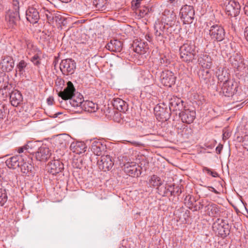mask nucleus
Returning <instances> with one entry per match:
<instances>
[{
  "instance_id": "nucleus-28",
  "label": "nucleus",
  "mask_w": 248,
  "mask_h": 248,
  "mask_svg": "<svg viewBox=\"0 0 248 248\" xmlns=\"http://www.w3.org/2000/svg\"><path fill=\"white\" fill-rule=\"evenodd\" d=\"M113 106L119 111L124 112L128 109V106L126 103L120 98H115L113 100Z\"/></svg>"
},
{
  "instance_id": "nucleus-40",
  "label": "nucleus",
  "mask_w": 248,
  "mask_h": 248,
  "mask_svg": "<svg viewBox=\"0 0 248 248\" xmlns=\"http://www.w3.org/2000/svg\"><path fill=\"white\" fill-rule=\"evenodd\" d=\"M8 199L7 194L5 189L0 188V206H2Z\"/></svg>"
},
{
  "instance_id": "nucleus-58",
  "label": "nucleus",
  "mask_w": 248,
  "mask_h": 248,
  "mask_svg": "<svg viewBox=\"0 0 248 248\" xmlns=\"http://www.w3.org/2000/svg\"><path fill=\"white\" fill-rule=\"evenodd\" d=\"M175 0H170L171 3H172Z\"/></svg>"
},
{
  "instance_id": "nucleus-24",
  "label": "nucleus",
  "mask_w": 248,
  "mask_h": 248,
  "mask_svg": "<svg viewBox=\"0 0 248 248\" xmlns=\"http://www.w3.org/2000/svg\"><path fill=\"white\" fill-rule=\"evenodd\" d=\"M109 50L113 52H120L123 48V43L118 40H112L106 46Z\"/></svg>"
},
{
  "instance_id": "nucleus-11",
  "label": "nucleus",
  "mask_w": 248,
  "mask_h": 248,
  "mask_svg": "<svg viewBox=\"0 0 248 248\" xmlns=\"http://www.w3.org/2000/svg\"><path fill=\"white\" fill-rule=\"evenodd\" d=\"M14 60L12 56L6 55L2 57L0 66L3 72L11 71L14 67Z\"/></svg>"
},
{
  "instance_id": "nucleus-42",
  "label": "nucleus",
  "mask_w": 248,
  "mask_h": 248,
  "mask_svg": "<svg viewBox=\"0 0 248 248\" xmlns=\"http://www.w3.org/2000/svg\"><path fill=\"white\" fill-rule=\"evenodd\" d=\"M243 146L244 147L248 150V135H245L242 137Z\"/></svg>"
},
{
  "instance_id": "nucleus-51",
  "label": "nucleus",
  "mask_w": 248,
  "mask_h": 248,
  "mask_svg": "<svg viewBox=\"0 0 248 248\" xmlns=\"http://www.w3.org/2000/svg\"><path fill=\"white\" fill-rule=\"evenodd\" d=\"M167 60L165 59H164V58H161L160 60V63L161 64H164V66H166L167 64H166V63H165V61H166Z\"/></svg>"
},
{
  "instance_id": "nucleus-18",
  "label": "nucleus",
  "mask_w": 248,
  "mask_h": 248,
  "mask_svg": "<svg viewBox=\"0 0 248 248\" xmlns=\"http://www.w3.org/2000/svg\"><path fill=\"white\" fill-rule=\"evenodd\" d=\"M26 15L27 20L32 24L37 23L40 17L38 11L34 7H29L26 11Z\"/></svg>"
},
{
  "instance_id": "nucleus-30",
  "label": "nucleus",
  "mask_w": 248,
  "mask_h": 248,
  "mask_svg": "<svg viewBox=\"0 0 248 248\" xmlns=\"http://www.w3.org/2000/svg\"><path fill=\"white\" fill-rule=\"evenodd\" d=\"M105 146L100 141H94L91 146V150L96 155H100Z\"/></svg>"
},
{
  "instance_id": "nucleus-55",
  "label": "nucleus",
  "mask_w": 248,
  "mask_h": 248,
  "mask_svg": "<svg viewBox=\"0 0 248 248\" xmlns=\"http://www.w3.org/2000/svg\"><path fill=\"white\" fill-rule=\"evenodd\" d=\"M3 80V78L2 76L0 75V83Z\"/></svg>"
},
{
  "instance_id": "nucleus-6",
  "label": "nucleus",
  "mask_w": 248,
  "mask_h": 248,
  "mask_svg": "<svg viewBox=\"0 0 248 248\" xmlns=\"http://www.w3.org/2000/svg\"><path fill=\"white\" fill-rule=\"evenodd\" d=\"M224 10L228 16L236 17L240 13V5L234 0H229L225 4Z\"/></svg>"
},
{
  "instance_id": "nucleus-19",
  "label": "nucleus",
  "mask_w": 248,
  "mask_h": 248,
  "mask_svg": "<svg viewBox=\"0 0 248 248\" xmlns=\"http://www.w3.org/2000/svg\"><path fill=\"white\" fill-rule=\"evenodd\" d=\"M199 64L204 69H210L212 65V60L206 53L201 54L198 59Z\"/></svg>"
},
{
  "instance_id": "nucleus-34",
  "label": "nucleus",
  "mask_w": 248,
  "mask_h": 248,
  "mask_svg": "<svg viewBox=\"0 0 248 248\" xmlns=\"http://www.w3.org/2000/svg\"><path fill=\"white\" fill-rule=\"evenodd\" d=\"M19 167L21 168V172L26 174L32 173V170L33 169V167L31 163L25 162L24 160L20 164Z\"/></svg>"
},
{
  "instance_id": "nucleus-53",
  "label": "nucleus",
  "mask_w": 248,
  "mask_h": 248,
  "mask_svg": "<svg viewBox=\"0 0 248 248\" xmlns=\"http://www.w3.org/2000/svg\"><path fill=\"white\" fill-rule=\"evenodd\" d=\"M244 11L246 15L248 16V6H245L244 8Z\"/></svg>"
},
{
  "instance_id": "nucleus-50",
  "label": "nucleus",
  "mask_w": 248,
  "mask_h": 248,
  "mask_svg": "<svg viewBox=\"0 0 248 248\" xmlns=\"http://www.w3.org/2000/svg\"><path fill=\"white\" fill-rule=\"evenodd\" d=\"M49 2H50L49 1H48L47 0H41V1L40 3L41 6H43V8L45 9L43 4L46 3H49Z\"/></svg>"
},
{
  "instance_id": "nucleus-38",
  "label": "nucleus",
  "mask_w": 248,
  "mask_h": 248,
  "mask_svg": "<svg viewBox=\"0 0 248 248\" xmlns=\"http://www.w3.org/2000/svg\"><path fill=\"white\" fill-rule=\"evenodd\" d=\"M107 0H94L93 5L95 6L96 10L104 11L107 8Z\"/></svg>"
},
{
  "instance_id": "nucleus-41",
  "label": "nucleus",
  "mask_w": 248,
  "mask_h": 248,
  "mask_svg": "<svg viewBox=\"0 0 248 248\" xmlns=\"http://www.w3.org/2000/svg\"><path fill=\"white\" fill-rule=\"evenodd\" d=\"M30 61L36 66H39L41 64V59L38 54H35L31 58Z\"/></svg>"
},
{
  "instance_id": "nucleus-59",
  "label": "nucleus",
  "mask_w": 248,
  "mask_h": 248,
  "mask_svg": "<svg viewBox=\"0 0 248 248\" xmlns=\"http://www.w3.org/2000/svg\"><path fill=\"white\" fill-rule=\"evenodd\" d=\"M77 168H80V166L79 165H78V166H76Z\"/></svg>"
},
{
  "instance_id": "nucleus-56",
  "label": "nucleus",
  "mask_w": 248,
  "mask_h": 248,
  "mask_svg": "<svg viewBox=\"0 0 248 248\" xmlns=\"http://www.w3.org/2000/svg\"><path fill=\"white\" fill-rule=\"evenodd\" d=\"M46 16H47V19L49 20L51 17V16H48L47 14H46Z\"/></svg>"
},
{
  "instance_id": "nucleus-54",
  "label": "nucleus",
  "mask_w": 248,
  "mask_h": 248,
  "mask_svg": "<svg viewBox=\"0 0 248 248\" xmlns=\"http://www.w3.org/2000/svg\"><path fill=\"white\" fill-rule=\"evenodd\" d=\"M140 0H136V2L135 3V6L138 7L140 6Z\"/></svg>"
},
{
  "instance_id": "nucleus-12",
  "label": "nucleus",
  "mask_w": 248,
  "mask_h": 248,
  "mask_svg": "<svg viewBox=\"0 0 248 248\" xmlns=\"http://www.w3.org/2000/svg\"><path fill=\"white\" fill-rule=\"evenodd\" d=\"M51 155L49 148L45 146L40 147L35 152L34 157L39 161H46Z\"/></svg>"
},
{
  "instance_id": "nucleus-57",
  "label": "nucleus",
  "mask_w": 248,
  "mask_h": 248,
  "mask_svg": "<svg viewBox=\"0 0 248 248\" xmlns=\"http://www.w3.org/2000/svg\"><path fill=\"white\" fill-rule=\"evenodd\" d=\"M176 189H177V190L176 191V192H179V188H178V187H176Z\"/></svg>"
},
{
  "instance_id": "nucleus-14",
  "label": "nucleus",
  "mask_w": 248,
  "mask_h": 248,
  "mask_svg": "<svg viewBox=\"0 0 248 248\" xmlns=\"http://www.w3.org/2000/svg\"><path fill=\"white\" fill-rule=\"evenodd\" d=\"M63 169V164L59 160H54L50 161L46 166L47 171L52 175L61 172Z\"/></svg>"
},
{
  "instance_id": "nucleus-35",
  "label": "nucleus",
  "mask_w": 248,
  "mask_h": 248,
  "mask_svg": "<svg viewBox=\"0 0 248 248\" xmlns=\"http://www.w3.org/2000/svg\"><path fill=\"white\" fill-rule=\"evenodd\" d=\"M157 192L159 195L162 196H166L169 192H170L171 195H174V190H172V186H165L163 185V184L161 186H158L157 188Z\"/></svg>"
},
{
  "instance_id": "nucleus-43",
  "label": "nucleus",
  "mask_w": 248,
  "mask_h": 248,
  "mask_svg": "<svg viewBox=\"0 0 248 248\" xmlns=\"http://www.w3.org/2000/svg\"><path fill=\"white\" fill-rule=\"evenodd\" d=\"M140 11L141 14V16H143L146 15L149 12V9L147 7H143L142 8H140Z\"/></svg>"
},
{
  "instance_id": "nucleus-32",
  "label": "nucleus",
  "mask_w": 248,
  "mask_h": 248,
  "mask_svg": "<svg viewBox=\"0 0 248 248\" xmlns=\"http://www.w3.org/2000/svg\"><path fill=\"white\" fill-rule=\"evenodd\" d=\"M37 141H30L26 144V152L33 155H35V152L39 148Z\"/></svg>"
},
{
  "instance_id": "nucleus-9",
  "label": "nucleus",
  "mask_w": 248,
  "mask_h": 248,
  "mask_svg": "<svg viewBox=\"0 0 248 248\" xmlns=\"http://www.w3.org/2000/svg\"><path fill=\"white\" fill-rule=\"evenodd\" d=\"M19 10H9L7 13L5 19L10 28H14L19 21Z\"/></svg>"
},
{
  "instance_id": "nucleus-16",
  "label": "nucleus",
  "mask_w": 248,
  "mask_h": 248,
  "mask_svg": "<svg viewBox=\"0 0 248 248\" xmlns=\"http://www.w3.org/2000/svg\"><path fill=\"white\" fill-rule=\"evenodd\" d=\"M180 117L183 123H192L196 117V112L190 109H184L179 113Z\"/></svg>"
},
{
  "instance_id": "nucleus-5",
  "label": "nucleus",
  "mask_w": 248,
  "mask_h": 248,
  "mask_svg": "<svg viewBox=\"0 0 248 248\" xmlns=\"http://www.w3.org/2000/svg\"><path fill=\"white\" fill-rule=\"evenodd\" d=\"M209 34L212 40L217 41H222L225 37L224 28L219 25H213L209 30Z\"/></svg>"
},
{
  "instance_id": "nucleus-27",
  "label": "nucleus",
  "mask_w": 248,
  "mask_h": 248,
  "mask_svg": "<svg viewBox=\"0 0 248 248\" xmlns=\"http://www.w3.org/2000/svg\"><path fill=\"white\" fill-rule=\"evenodd\" d=\"M199 76L201 81H202L205 84L211 83V81L213 78L212 74L208 70H201L199 74Z\"/></svg>"
},
{
  "instance_id": "nucleus-8",
  "label": "nucleus",
  "mask_w": 248,
  "mask_h": 248,
  "mask_svg": "<svg viewBox=\"0 0 248 248\" xmlns=\"http://www.w3.org/2000/svg\"><path fill=\"white\" fill-rule=\"evenodd\" d=\"M124 172L132 177H138L140 174V166L134 162H128L123 165Z\"/></svg>"
},
{
  "instance_id": "nucleus-60",
  "label": "nucleus",
  "mask_w": 248,
  "mask_h": 248,
  "mask_svg": "<svg viewBox=\"0 0 248 248\" xmlns=\"http://www.w3.org/2000/svg\"><path fill=\"white\" fill-rule=\"evenodd\" d=\"M55 116H54V117H57V114H55Z\"/></svg>"
},
{
  "instance_id": "nucleus-4",
  "label": "nucleus",
  "mask_w": 248,
  "mask_h": 248,
  "mask_svg": "<svg viewBox=\"0 0 248 248\" xmlns=\"http://www.w3.org/2000/svg\"><path fill=\"white\" fill-rule=\"evenodd\" d=\"M180 15L184 24H191L194 19L195 10L192 6L186 5L181 8Z\"/></svg>"
},
{
  "instance_id": "nucleus-3",
  "label": "nucleus",
  "mask_w": 248,
  "mask_h": 248,
  "mask_svg": "<svg viewBox=\"0 0 248 248\" xmlns=\"http://www.w3.org/2000/svg\"><path fill=\"white\" fill-rule=\"evenodd\" d=\"M221 89L225 96L231 97L236 94L240 88L237 82L233 80H228L223 82Z\"/></svg>"
},
{
  "instance_id": "nucleus-39",
  "label": "nucleus",
  "mask_w": 248,
  "mask_h": 248,
  "mask_svg": "<svg viewBox=\"0 0 248 248\" xmlns=\"http://www.w3.org/2000/svg\"><path fill=\"white\" fill-rule=\"evenodd\" d=\"M28 66V63L24 60L20 61L16 67V72L19 73L20 75H23L25 72V69Z\"/></svg>"
},
{
  "instance_id": "nucleus-48",
  "label": "nucleus",
  "mask_w": 248,
  "mask_h": 248,
  "mask_svg": "<svg viewBox=\"0 0 248 248\" xmlns=\"http://www.w3.org/2000/svg\"><path fill=\"white\" fill-rule=\"evenodd\" d=\"M244 36H245L246 39L248 42V27H247L245 29Z\"/></svg>"
},
{
  "instance_id": "nucleus-10",
  "label": "nucleus",
  "mask_w": 248,
  "mask_h": 248,
  "mask_svg": "<svg viewBox=\"0 0 248 248\" xmlns=\"http://www.w3.org/2000/svg\"><path fill=\"white\" fill-rule=\"evenodd\" d=\"M99 169L104 171L109 170L113 166V163L108 155H102L97 161Z\"/></svg>"
},
{
  "instance_id": "nucleus-37",
  "label": "nucleus",
  "mask_w": 248,
  "mask_h": 248,
  "mask_svg": "<svg viewBox=\"0 0 248 248\" xmlns=\"http://www.w3.org/2000/svg\"><path fill=\"white\" fill-rule=\"evenodd\" d=\"M162 183L163 182L161 178L156 175L151 176L149 180V184L152 187H156L157 188L158 186H161Z\"/></svg>"
},
{
  "instance_id": "nucleus-7",
  "label": "nucleus",
  "mask_w": 248,
  "mask_h": 248,
  "mask_svg": "<svg viewBox=\"0 0 248 248\" xmlns=\"http://www.w3.org/2000/svg\"><path fill=\"white\" fill-rule=\"evenodd\" d=\"M76 64L72 59L62 60L60 64V68L63 74L68 75L74 73Z\"/></svg>"
},
{
  "instance_id": "nucleus-22",
  "label": "nucleus",
  "mask_w": 248,
  "mask_h": 248,
  "mask_svg": "<svg viewBox=\"0 0 248 248\" xmlns=\"http://www.w3.org/2000/svg\"><path fill=\"white\" fill-rule=\"evenodd\" d=\"M230 62L232 65L238 69L245 68V63L242 56L240 53H237L230 58Z\"/></svg>"
},
{
  "instance_id": "nucleus-46",
  "label": "nucleus",
  "mask_w": 248,
  "mask_h": 248,
  "mask_svg": "<svg viewBox=\"0 0 248 248\" xmlns=\"http://www.w3.org/2000/svg\"><path fill=\"white\" fill-rule=\"evenodd\" d=\"M17 151L19 154L24 153V152L27 153L26 152V145H25L22 147H18L17 149Z\"/></svg>"
},
{
  "instance_id": "nucleus-21",
  "label": "nucleus",
  "mask_w": 248,
  "mask_h": 248,
  "mask_svg": "<svg viewBox=\"0 0 248 248\" xmlns=\"http://www.w3.org/2000/svg\"><path fill=\"white\" fill-rule=\"evenodd\" d=\"M22 161L23 159L21 156L15 155L7 159L5 163L9 168L15 169L20 167Z\"/></svg>"
},
{
  "instance_id": "nucleus-44",
  "label": "nucleus",
  "mask_w": 248,
  "mask_h": 248,
  "mask_svg": "<svg viewBox=\"0 0 248 248\" xmlns=\"http://www.w3.org/2000/svg\"><path fill=\"white\" fill-rule=\"evenodd\" d=\"M203 171L206 172L207 173L210 174L214 177H216L218 176V174L217 172L212 171L209 169L207 168H204Z\"/></svg>"
},
{
  "instance_id": "nucleus-31",
  "label": "nucleus",
  "mask_w": 248,
  "mask_h": 248,
  "mask_svg": "<svg viewBox=\"0 0 248 248\" xmlns=\"http://www.w3.org/2000/svg\"><path fill=\"white\" fill-rule=\"evenodd\" d=\"M82 109L89 112H94L98 109V105L92 101L86 100L83 102Z\"/></svg>"
},
{
  "instance_id": "nucleus-23",
  "label": "nucleus",
  "mask_w": 248,
  "mask_h": 248,
  "mask_svg": "<svg viewBox=\"0 0 248 248\" xmlns=\"http://www.w3.org/2000/svg\"><path fill=\"white\" fill-rule=\"evenodd\" d=\"M70 149L73 153L80 155L85 152L86 145L81 141L73 142L71 144Z\"/></svg>"
},
{
  "instance_id": "nucleus-33",
  "label": "nucleus",
  "mask_w": 248,
  "mask_h": 248,
  "mask_svg": "<svg viewBox=\"0 0 248 248\" xmlns=\"http://www.w3.org/2000/svg\"><path fill=\"white\" fill-rule=\"evenodd\" d=\"M85 101L83 100L82 96L79 94L78 96H76L75 95L70 99V104L74 107H80L81 108L82 105Z\"/></svg>"
},
{
  "instance_id": "nucleus-26",
  "label": "nucleus",
  "mask_w": 248,
  "mask_h": 248,
  "mask_svg": "<svg viewBox=\"0 0 248 248\" xmlns=\"http://www.w3.org/2000/svg\"><path fill=\"white\" fill-rule=\"evenodd\" d=\"M10 99L12 105L17 107L22 101V97L21 93L16 90L11 93Z\"/></svg>"
},
{
  "instance_id": "nucleus-1",
  "label": "nucleus",
  "mask_w": 248,
  "mask_h": 248,
  "mask_svg": "<svg viewBox=\"0 0 248 248\" xmlns=\"http://www.w3.org/2000/svg\"><path fill=\"white\" fill-rule=\"evenodd\" d=\"M196 54L195 46L191 42L185 43L180 48V58L185 62H192L195 59Z\"/></svg>"
},
{
  "instance_id": "nucleus-49",
  "label": "nucleus",
  "mask_w": 248,
  "mask_h": 248,
  "mask_svg": "<svg viewBox=\"0 0 248 248\" xmlns=\"http://www.w3.org/2000/svg\"><path fill=\"white\" fill-rule=\"evenodd\" d=\"M53 102V98L49 97L47 99V103L49 105H52Z\"/></svg>"
},
{
  "instance_id": "nucleus-25",
  "label": "nucleus",
  "mask_w": 248,
  "mask_h": 248,
  "mask_svg": "<svg viewBox=\"0 0 248 248\" xmlns=\"http://www.w3.org/2000/svg\"><path fill=\"white\" fill-rule=\"evenodd\" d=\"M215 74L220 82H224L228 80L229 74L224 68L217 66Z\"/></svg>"
},
{
  "instance_id": "nucleus-13",
  "label": "nucleus",
  "mask_w": 248,
  "mask_h": 248,
  "mask_svg": "<svg viewBox=\"0 0 248 248\" xmlns=\"http://www.w3.org/2000/svg\"><path fill=\"white\" fill-rule=\"evenodd\" d=\"M176 78L173 73L170 71L163 72L161 75V81L164 86L170 87L175 82Z\"/></svg>"
},
{
  "instance_id": "nucleus-52",
  "label": "nucleus",
  "mask_w": 248,
  "mask_h": 248,
  "mask_svg": "<svg viewBox=\"0 0 248 248\" xmlns=\"http://www.w3.org/2000/svg\"><path fill=\"white\" fill-rule=\"evenodd\" d=\"M209 187L211 189H209V190H211V191H212L213 192H214V193L217 194L219 193L218 192L216 189H215L214 187H211V186Z\"/></svg>"
},
{
  "instance_id": "nucleus-29",
  "label": "nucleus",
  "mask_w": 248,
  "mask_h": 248,
  "mask_svg": "<svg viewBox=\"0 0 248 248\" xmlns=\"http://www.w3.org/2000/svg\"><path fill=\"white\" fill-rule=\"evenodd\" d=\"M205 208L207 214L210 217H217L219 214L220 210L216 204L209 203Z\"/></svg>"
},
{
  "instance_id": "nucleus-15",
  "label": "nucleus",
  "mask_w": 248,
  "mask_h": 248,
  "mask_svg": "<svg viewBox=\"0 0 248 248\" xmlns=\"http://www.w3.org/2000/svg\"><path fill=\"white\" fill-rule=\"evenodd\" d=\"M76 90L71 81H68L67 84V87L63 91H61L58 93V95L63 100L71 99L75 95Z\"/></svg>"
},
{
  "instance_id": "nucleus-45",
  "label": "nucleus",
  "mask_w": 248,
  "mask_h": 248,
  "mask_svg": "<svg viewBox=\"0 0 248 248\" xmlns=\"http://www.w3.org/2000/svg\"><path fill=\"white\" fill-rule=\"evenodd\" d=\"M13 9L15 10H19V2L18 0H13Z\"/></svg>"
},
{
  "instance_id": "nucleus-61",
  "label": "nucleus",
  "mask_w": 248,
  "mask_h": 248,
  "mask_svg": "<svg viewBox=\"0 0 248 248\" xmlns=\"http://www.w3.org/2000/svg\"><path fill=\"white\" fill-rule=\"evenodd\" d=\"M114 112V111L113 110L112 112V113H113Z\"/></svg>"
},
{
  "instance_id": "nucleus-2",
  "label": "nucleus",
  "mask_w": 248,
  "mask_h": 248,
  "mask_svg": "<svg viewBox=\"0 0 248 248\" xmlns=\"http://www.w3.org/2000/svg\"><path fill=\"white\" fill-rule=\"evenodd\" d=\"M155 34L156 40L160 44H163L164 39L166 38L169 33H171L170 27H166L165 25L159 21L156 22L155 24Z\"/></svg>"
},
{
  "instance_id": "nucleus-20",
  "label": "nucleus",
  "mask_w": 248,
  "mask_h": 248,
  "mask_svg": "<svg viewBox=\"0 0 248 248\" xmlns=\"http://www.w3.org/2000/svg\"><path fill=\"white\" fill-rule=\"evenodd\" d=\"M184 101L180 98L173 97L170 101V110L172 111H183Z\"/></svg>"
},
{
  "instance_id": "nucleus-47",
  "label": "nucleus",
  "mask_w": 248,
  "mask_h": 248,
  "mask_svg": "<svg viewBox=\"0 0 248 248\" xmlns=\"http://www.w3.org/2000/svg\"><path fill=\"white\" fill-rule=\"evenodd\" d=\"M222 148H223V146L221 144H219L218 145L217 147H216V152L217 154H220L221 153V151L222 149Z\"/></svg>"
},
{
  "instance_id": "nucleus-17",
  "label": "nucleus",
  "mask_w": 248,
  "mask_h": 248,
  "mask_svg": "<svg viewBox=\"0 0 248 248\" xmlns=\"http://www.w3.org/2000/svg\"><path fill=\"white\" fill-rule=\"evenodd\" d=\"M154 111L156 119L159 121H166L170 118V113L167 108H164L160 106H156L154 108Z\"/></svg>"
},
{
  "instance_id": "nucleus-36",
  "label": "nucleus",
  "mask_w": 248,
  "mask_h": 248,
  "mask_svg": "<svg viewBox=\"0 0 248 248\" xmlns=\"http://www.w3.org/2000/svg\"><path fill=\"white\" fill-rule=\"evenodd\" d=\"M133 47L135 51L139 54L144 53L147 49L146 43L142 42H135Z\"/></svg>"
}]
</instances>
